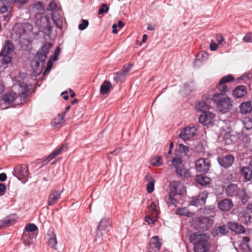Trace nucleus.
<instances>
[{"mask_svg": "<svg viewBox=\"0 0 252 252\" xmlns=\"http://www.w3.org/2000/svg\"><path fill=\"white\" fill-rule=\"evenodd\" d=\"M6 190V186L2 183H0V195H3Z\"/></svg>", "mask_w": 252, "mask_h": 252, "instance_id": "60", "label": "nucleus"}, {"mask_svg": "<svg viewBox=\"0 0 252 252\" xmlns=\"http://www.w3.org/2000/svg\"><path fill=\"white\" fill-rule=\"evenodd\" d=\"M186 191L184 184L180 181H173L170 184V193L173 195H182Z\"/></svg>", "mask_w": 252, "mask_h": 252, "instance_id": "8", "label": "nucleus"}, {"mask_svg": "<svg viewBox=\"0 0 252 252\" xmlns=\"http://www.w3.org/2000/svg\"><path fill=\"white\" fill-rule=\"evenodd\" d=\"M217 228L219 233L221 235H224L227 232L226 226L225 225L219 226L217 227Z\"/></svg>", "mask_w": 252, "mask_h": 252, "instance_id": "56", "label": "nucleus"}, {"mask_svg": "<svg viewBox=\"0 0 252 252\" xmlns=\"http://www.w3.org/2000/svg\"><path fill=\"white\" fill-rule=\"evenodd\" d=\"M15 221L13 216H8L0 221V229L2 227H7L14 223Z\"/></svg>", "mask_w": 252, "mask_h": 252, "instance_id": "25", "label": "nucleus"}, {"mask_svg": "<svg viewBox=\"0 0 252 252\" xmlns=\"http://www.w3.org/2000/svg\"><path fill=\"white\" fill-rule=\"evenodd\" d=\"M250 241V238L247 236H245L243 237V243L244 245L246 246V247L248 248V251L249 252H252V250L250 249V247L248 243Z\"/></svg>", "mask_w": 252, "mask_h": 252, "instance_id": "53", "label": "nucleus"}, {"mask_svg": "<svg viewBox=\"0 0 252 252\" xmlns=\"http://www.w3.org/2000/svg\"><path fill=\"white\" fill-rule=\"evenodd\" d=\"M195 169L198 172L206 173L209 169L210 163L208 159L199 158L195 162Z\"/></svg>", "mask_w": 252, "mask_h": 252, "instance_id": "10", "label": "nucleus"}, {"mask_svg": "<svg viewBox=\"0 0 252 252\" xmlns=\"http://www.w3.org/2000/svg\"><path fill=\"white\" fill-rule=\"evenodd\" d=\"M234 159V157L232 155L228 154L225 156L219 157L217 158V161L221 167L226 169L232 165Z\"/></svg>", "mask_w": 252, "mask_h": 252, "instance_id": "9", "label": "nucleus"}, {"mask_svg": "<svg viewBox=\"0 0 252 252\" xmlns=\"http://www.w3.org/2000/svg\"><path fill=\"white\" fill-rule=\"evenodd\" d=\"M64 114L59 115L58 117L55 118L54 121L52 122L53 126H57L61 124L64 119Z\"/></svg>", "mask_w": 252, "mask_h": 252, "instance_id": "46", "label": "nucleus"}, {"mask_svg": "<svg viewBox=\"0 0 252 252\" xmlns=\"http://www.w3.org/2000/svg\"><path fill=\"white\" fill-rule=\"evenodd\" d=\"M233 80V76L231 74H228L223 76L220 80L221 81V83H223L225 84V83H229Z\"/></svg>", "mask_w": 252, "mask_h": 252, "instance_id": "50", "label": "nucleus"}, {"mask_svg": "<svg viewBox=\"0 0 252 252\" xmlns=\"http://www.w3.org/2000/svg\"><path fill=\"white\" fill-rule=\"evenodd\" d=\"M109 11V7L107 4L103 3L99 7L98 13L99 15L103 14V13H107Z\"/></svg>", "mask_w": 252, "mask_h": 252, "instance_id": "48", "label": "nucleus"}, {"mask_svg": "<svg viewBox=\"0 0 252 252\" xmlns=\"http://www.w3.org/2000/svg\"><path fill=\"white\" fill-rule=\"evenodd\" d=\"M208 57V53L205 51H202L198 53L196 56V59L194 61L195 63H198V62H201V61H205Z\"/></svg>", "mask_w": 252, "mask_h": 252, "instance_id": "32", "label": "nucleus"}, {"mask_svg": "<svg viewBox=\"0 0 252 252\" xmlns=\"http://www.w3.org/2000/svg\"><path fill=\"white\" fill-rule=\"evenodd\" d=\"M12 8L13 3L10 0H0V11L5 21L10 20Z\"/></svg>", "mask_w": 252, "mask_h": 252, "instance_id": "5", "label": "nucleus"}, {"mask_svg": "<svg viewBox=\"0 0 252 252\" xmlns=\"http://www.w3.org/2000/svg\"><path fill=\"white\" fill-rule=\"evenodd\" d=\"M61 52V49L58 47L54 51V56L52 58L53 61H56L58 60V56L60 55Z\"/></svg>", "mask_w": 252, "mask_h": 252, "instance_id": "54", "label": "nucleus"}, {"mask_svg": "<svg viewBox=\"0 0 252 252\" xmlns=\"http://www.w3.org/2000/svg\"><path fill=\"white\" fill-rule=\"evenodd\" d=\"M176 173L182 178H185L190 176L189 169H185L183 166L176 170Z\"/></svg>", "mask_w": 252, "mask_h": 252, "instance_id": "28", "label": "nucleus"}, {"mask_svg": "<svg viewBox=\"0 0 252 252\" xmlns=\"http://www.w3.org/2000/svg\"><path fill=\"white\" fill-rule=\"evenodd\" d=\"M89 25V21L88 20L82 19V23H80L78 26V29L80 31H83L85 30Z\"/></svg>", "mask_w": 252, "mask_h": 252, "instance_id": "51", "label": "nucleus"}, {"mask_svg": "<svg viewBox=\"0 0 252 252\" xmlns=\"http://www.w3.org/2000/svg\"><path fill=\"white\" fill-rule=\"evenodd\" d=\"M25 229L28 232H33L36 231L38 228L34 224L30 223L25 226Z\"/></svg>", "mask_w": 252, "mask_h": 252, "instance_id": "47", "label": "nucleus"}, {"mask_svg": "<svg viewBox=\"0 0 252 252\" xmlns=\"http://www.w3.org/2000/svg\"><path fill=\"white\" fill-rule=\"evenodd\" d=\"M196 182L202 186L209 184L211 182V179L206 176L198 175L196 177Z\"/></svg>", "mask_w": 252, "mask_h": 252, "instance_id": "27", "label": "nucleus"}, {"mask_svg": "<svg viewBox=\"0 0 252 252\" xmlns=\"http://www.w3.org/2000/svg\"><path fill=\"white\" fill-rule=\"evenodd\" d=\"M155 180L153 178H151L147 185V191L149 193H151L153 192L155 187Z\"/></svg>", "mask_w": 252, "mask_h": 252, "instance_id": "43", "label": "nucleus"}, {"mask_svg": "<svg viewBox=\"0 0 252 252\" xmlns=\"http://www.w3.org/2000/svg\"><path fill=\"white\" fill-rule=\"evenodd\" d=\"M190 242L194 245V252H207L210 245L205 239V235L193 233L189 237Z\"/></svg>", "mask_w": 252, "mask_h": 252, "instance_id": "2", "label": "nucleus"}, {"mask_svg": "<svg viewBox=\"0 0 252 252\" xmlns=\"http://www.w3.org/2000/svg\"><path fill=\"white\" fill-rule=\"evenodd\" d=\"M213 223V220L207 217L200 216L194 220L195 228L202 231H205L209 229L211 227Z\"/></svg>", "mask_w": 252, "mask_h": 252, "instance_id": "4", "label": "nucleus"}, {"mask_svg": "<svg viewBox=\"0 0 252 252\" xmlns=\"http://www.w3.org/2000/svg\"><path fill=\"white\" fill-rule=\"evenodd\" d=\"M161 244L158 236H155L151 239L149 246L152 249L157 248L158 251H159L161 248Z\"/></svg>", "mask_w": 252, "mask_h": 252, "instance_id": "24", "label": "nucleus"}, {"mask_svg": "<svg viewBox=\"0 0 252 252\" xmlns=\"http://www.w3.org/2000/svg\"><path fill=\"white\" fill-rule=\"evenodd\" d=\"M151 163L153 166L158 167L161 166L163 162L161 156H156L151 160Z\"/></svg>", "mask_w": 252, "mask_h": 252, "instance_id": "37", "label": "nucleus"}, {"mask_svg": "<svg viewBox=\"0 0 252 252\" xmlns=\"http://www.w3.org/2000/svg\"><path fill=\"white\" fill-rule=\"evenodd\" d=\"M19 86L21 88V90L18 96L21 97L20 103L23 105L26 102L25 100L29 95L30 90L27 84L24 82L19 83Z\"/></svg>", "mask_w": 252, "mask_h": 252, "instance_id": "15", "label": "nucleus"}, {"mask_svg": "<svg viewBox=\"0 0 252 252\" xmlns=\"http://www.w3.org/2000/svg\"><path fill=\"white\" fill-rule=\"evenodd\" d=\"M14 46L12 43L9 40H6L4 47L1 50L2 54H10L12 52Z\"/></svg>", "mask_w": 252, "mask_h": 252, "instance_id": "31", "label": "nucleus"}, {"mask_svg": "<svg viewBox=\"0 0 252 252\" xmlns=\"http://www.w3.org/2000/svg\"><path fill=\"white\" fill-rule=\"evenodd\" d=\"M67 149V145L64 144L62 145L59 148L53 151L50 155H49L47 158L43 161V164H46L48 162L51 161L60 154H61L63 151L66 150Z\"/></svg>", "mask_w": 252, "mask_h": 252, "instance_id": "18", "label": "nucleus"}, {"mask_svg": "<svg viewBox=\"0 0 252 252\" xmlns=\"http://www.w3.org/2000/svg\"><path fill=\"white\" fill-rule=\"evenodd\" d=\"M216 40L218 44H221L224 39L221 35H220V34H217L216 35Z\"/></svg>", "mask_w": 252, "mask_h": 252, "instance_id": "63", "label": "nucleus"}, {"mask_svg": "<svg viewBox=\"0 0 252 252\" xmlns=\"http://www.w3.org/2000/svg\"><path fill=\"white\" fill-rule=\"evenodd\" d=\"M3 100L4 102L10 104L12 102L15 105H22L20 103L21 101V97H19L14 92L5 94L3 96Z\"/></svg>", "mask_w": 252, "mask_h": 252, "instance_id": "12", "label": "nucleus"}, {"mask_svg": "<svg viewBox=\"0 0 252 252\" xmlns=\"http://www.w3.org/2000/svg\"><path fill=\"white\" fill-rule=\"evenodd\" d=\"M211 99L217 109L223 114L228 112L232 106L230 98L224 93H215Z\"/></svg>", "mask_w": 252, "mask_h": 252, "instance_id": "1", "label": "nucleus"}, {"mask_svg": "<svg viewBox=\"0 0 252 252\" xmlns=\"http://www.w3.org/2000/svg\"><path fill=\"white\" fill-rule=\"evenodd\" d=\"M228 225L229 229L236 234H242L246 232L245 227L238 222L231 221L228 223Z\"/></svg>", "mask_w": 252, "mask_h": 252, "instance_id": "16", "label": "nucleus"}, {"mask_svg": "<svg viewBox=\"0 0 252 252\" xmlns=\"http://www.w3.org/2000/svg\"><path fill=\"white\" fill-rule=\"evenodd\" d=\"M232 200L228 198H225L220 201L218 203V208L222 211H228L233 207Z\"/></svg>", "mask_w": 252, "mask_h": 252, "instance_id": "17", "label": "nucleus"}, {"mask_svg": "<svg viewBox=\"0 0 252 252\" xmlns=\"http://www.w3.org/2000/svg\"><path fill=\"white\" fill-rule=\"evenodd\" d=\"M47 10L51 11H58L60 10V7L53 0L50 2L47 6Z\"/></svg>", "mask_w": 252, "mask_h": 252, "instance_id": "41", "label": "nucleus"}, {"mask_svg": "<svg viewBox=\"0 0 252 252\" xmlns=\"http://www.w3.org/2000/svg\"><path fill=\"white\" fill-rule=\"evenodd\" d=\"M52 66H53V63L52 62V61L50 60L48 62V63H47V65L45 69V70H44V72L43 74H45L46 73H49V72L50 71L51 69Z\"/></svg>", "mask_w": 252, "mask_h": 252, "instance_id": "55", "label": "nucleus"}, {"mask_svg": "<svg viewBox=\"0 0 252 252\" xmlns=\"http://www.w3.org/2000/svg\"><path fill=\"white\" fill-rule=\"evenodd\" d=\"M219 232L218 230L217 227L214 228L212 229L211 231V234L213 237H216L217 235L219 234Z\"/></svg>", "mask_w": 252, "mask_h": 252, "instance_id": "64", "label": "nucleus"}, {"mask_svg": "<svg viewBox=\"0 0 252 252\" xmlns=\"http://www.w3.org/2000/svg\"><path fill=\"white\" fill-rule=\"evenodd\" d=\"M215 115L210 112L203 113L198 118L199 122L204 125L207 126L212 124L215 118Z\"/></svg>", "mask_w": 252, "mask_h": 252, "instance_id": "13", "label": "nucleus"}, {"mask_svg": "<svg viewBox=\"0 0 252 252\" xmlns=\"http://www.w3.org/2000/svg\"><path fill=\"white\" fill-rule=\"evenodd\" d=\"M52 18L54 21V24L56 25L58 28L60 29H62V19L60 16H56L53 14H52Z\"/></svg>", "mask_w": 252, "mask_h": 252, "instance_id": "40", "label": "nucleus"}, {"mask_svg": "<svg viewBox=\"0 0 252 252\" xmlns=\"http://www.w3.org/2000/svg\"><path fill=\"white\" fill-rule=\"evenodd\" d=\"M195 108L197 111L204 113L209 110L210 105L206 101L201 100L196 102Z\"/></svg>", "mask_w": 252, "mask_h": 252, "instance_id": "20", "label": "nucleus"}, {"mask_svg": "<svg viewBox=\"0 0 252 252\" xmlns=\"http://www.w3.org/2000/svg\"><path fill=\"white\" fill-rule=\"evenodd\" d=\"M208 197L207 192H203L200 193L197 197L193 198L189 201V205L198 207L205 204L206 200Z\"/></svg>", "mask_w": 252, "mask_h": 252, "instance_id": "14", "label": "nucleus"}, {"mask_svg": "<svg viewBox=\"0 0 252 252\" xmlns=\"http://www.w3.org/2000/svg\"><path fill=\"white\" fill-rule=\"evenodd\" d=\"M47 56L46 55L40 52V51H38L33 59L32 63L34 64L36 69L39 71L43 68V65L45 62Z\"/></svg>", "mask_w": 252, "mask_h": 252, "instance_id": "7", "label": "nucleus"}, {"mask_svg": "<svg viewBox=\"0 0 252 252\" xmlns=\"http://www.w3.org/2000/svg\"><path fill=\"white\" fill-rule=\"evenodd\" d=\"M110 226V221L108 218H102L97 225V229L106 231Z\"/></svg>", "mask_w": 252, "mask_h": 252, "instance_id": "26", "label": "nucleus"}, {"mask_svg": "<svg viewBox=\"0 0 252 252\" xmlns=\"http://www.w3.org/2000/svg\"><path fill=\"white\" fill-rule=\"evenodd\" d=\"M61 191L54 190L52 191L49 196L48 204L49 206H52L56 203L61 197Z\"/></svg>", "mask_w": 252, "mask_h": 252, "instance_id": "19", "label": "nucleus"}, {"mask_svg": "<svg viewBox=\"0 0 252 252\" xmlns=\"http://www.w3.org/2000/svg\"><path fill=\"white\" fill-rule=\"evenodd\" d=\"M148 208L150 210L152 211L157 212V205L154 201L152 202L151 204L149 205Z\"/></svg>", "mask_w": 252, "mask_h": 252, "instance_id": "58", "label": "nucleus"}, {"mask_svg": "<svg viewBox=\"0 0 252 252\" xmlns=\"http://www.w3.org/2000/svg\"><path fill=\"white\" fill-rule=\"evenodd\" d=\"M240 112L243 114H247L248 113L252 112V106L251 101H247L242 102L240 106Z\"/></svg>", "mask_w": 252, "mask_h": 252, "instance_id": "22", "label": "nucleus"}, {"mask_svg": "<svg viewBox=\"0 0 252 252\" xmlns=\"http://www.w3.org/2000/svg\"><path fill=\"white\" fill-rule=\"evenodd\" d=\"M48 244L49 245L52 247V248L54 250H57V241L56 238V236L55 233H53L51 236V237L48 240Z\"/></svg>", "mask_w": 252, "mask_h": 252, "instance_id": "36", "label": "nucleus"}, {"mask_svg": "<svg viewBox=\"0 0 252 252\" xmlns=\"http://www.w3.org/2000/svg\"><path fill=\"white\" fill-rule=\"evenodd\" d=\"M53 45L50 42H45L43 44L38 51H40V52L46 55L47 56L49 50L52 47Z\"/></svg>", "mask_w": 252, "mask_h": 252, "instance_id": "33", "label": "nucleus"}, {"mask_svg": "<svg viewBox=\"0 0 252 252\" xmlns=\"http://www.w3.org/2000/svg\"><path fill=\"white\" fill-rule=\"evenodd\" d=\"M196 133V128L194 126L187 127L181 131L179 136L185 141L192 138Z\"/></svg>", "mask_w": 252, "mask_h": 252, "instance_id": "11", "label": "nucleus"}, {"mask_svg": "<svg viewBox=\"0 0 252 252\" xmlns=\"http://www.w3.org/2000/svg\"><path fill=\"white\" fill-rule=\"evenodd\" d=\"M222 142L224 145H230L232 142L231 136L229 133H225L223 136Z\"/></svg>", "mask_w": 252, "mask_h": 252, "instance_id": "44", "label": "nucleus"}, {"mask_svg": "<svg viewBox=\"0 0 252 252\" xmlns=\"http://www.w3.org/2000/svg\"><path fill=\"white\" fill-rule=\"evenodd\" d=\"M243 124L244 127L246 129L250 130L252 129V118L250 117L244 118L243 121Z\"/></svg>", "mask_w": 252, "mask_h": 252, "instance_id": "35", "label": "nucleus"}, {"mask_svg": "<svg viewBox=\"0 0 252 252\" xmlns=\"http://www.w3.org/2000/svg\"><path fill=\"white\" fill-rule=\"evenodd\" d=\"M9 54H2L0 53V63L1 64H7L11 62V58L8 56Z\"/></svg>", "mask_w": 252, "mask_h": 252, "instance_id": "34", "label": "nucleus"}, {"mask_svg": "<svg viewBox=\"0 0 252 252\" xmlns=\"http://www.w3.org/2000/svg\"><path fill=\"white\" fill-rule=\"evenodd\" d=\"M13 3H19L21 4H25L27 3L29 0H10Z\"/></svg>", "mask_w": 252, "mask_h": 252, "instance_id": "61", "label": "nucleus"}, {"mask_svg": "<svg viewBox=\"0 0 252 252\" xmlns=\"http://www.w3.org/2000/svg\"><path fill=\"white\" fill-rule=\"evenodd\" d=\"M225 192L228 196H235L240 198L243 204H245L248 201L249 197L246 193L245 189L238 188L235 184H229L225 189Z\"/></svg>", "mask_w": 252, "mask_h": 252, "instance_id": "3", "label": "nucleus"}, {"mask_svg": "<svg viewBox=\"0 0 252 252\" xmlns=\"http://www.w3.org/2000/svg\"><path fill=\"white\" fill-rule=\"evenodd\" d=\"M172 165L177 170L181 166H183L182 159L180 158H173L171 160Z\"/></svg>", "mask_w": 252, "mask_h": 252, "instance_id": "38", "label": "nucleus"}, {"mask_svg": "<svg viewBox=\"0 0 252 252\" xmlns=\"http://www.w3.org/2000/svg\"><path fill=\"white\" fill-rule=\"evenodd\" d=\"M33 7L37 10H42L43 9L42 4L41 2L38 1L33 5Z\"/></svg>", "mask_w": 252, "mask_h": 252, "instance_id": "59", "label": "nucleus"}, {"mask_svg": "<svg viewBox=\"0 0 252 252\" xmlns=\"http://www.w3.org/2000/svg\"><path fill=\"white\" fill-rule=\"evenodd\" d=\"M240 172L246 181H249L252 179V170L250 167L248 166L243 167L241 169Z\"/></svg>", "mask_w": 252, "mask_h": 252, "instance_id": "23", "label": "nucleus"}, {"mask_svg": "<svg viewBox=\"0 0 252 252\" xmlns=\"http://www.w3.org/2000/svg\"><path fill=\"white\" fill-rule=\"evenodd\" d=\"M39 18H40L41 19V20L45 21L46 22L48 21V18H47V16H46L44 15L38 14L36 16V18L37 20Z\"/></svg>", "mask_w": 252, "mask_h": 252, "instance_id": "62", "label": "nucleus"}, {"mask_svg": "<svg viewBox=\"0 0 252 252\" xmlns=\"http://www.w3.org/2000/svg\"><path fill=\"white\" fill-rule=\"evenodd\" d=\"M132 64L129 63L126 65L124 66L123 68L121 70L126 76L130 70L131 69Z\"/></svg>", "mask_w": 252, "mask_h": 252, "instance_id": "52", "label": "nucleus"}, {"mask_svg": "<svg viewBox=\"0 0 252 252\" xmlns=\"http://www.w3.org/2000/svg\"><path fill=\"white\" fill-rule=\"evenodd\" d=\"M126 76L123 71L120 70L114 74L113 79L116 83L123 82L125 81Z\"/></svg>", "mask_w": 252, "mask_h": 252, "instance_id": "30", "label": "nucleus"}, {"mask_svg": "<svg viewBox=\"0 0 252 252\" xmlns=\"http://www.w3.org/2000/svg\"><path fill=\"white\" fill-rule=\"evenodd\" d=\"M216 88L220 92V93H224L228 91L227 86L223 83H221V81L220 80L219 83L216 85Z\"/></svg>", "mask_w": 252, "mask_h": 252, "instance_id": "42", "label": "nucleus"}, {"mask_svg": "<svg viewBox=\"0 0 252 252\" xmlns=\"http://www.w3.org/2000/svg\"><path fill=\"white\" fill-rule=\"evenodd\" d=\"M175 213L178 215L187 217H189L190 214L189 210L186 207L177 209L176 210Z\"/></svg>", "mask_w": 252, "mask_h": 252, "instance_id": "39", "label": "nucleus"}, {"mask_svg": "<svg viewBox=\"0 0 252 252\" xmlns=\"http://www.w3.org/2000/svg\"><path fill=\"white\" fill-rule=\"evenodd\" d=\"M12 174L19 180L24 179L25 180V182H26L28 180V177L29 174V169L25 165L18 166L14 169L12 171Z\"/></svg>", "mask_w": 252, "mask_h": 252, "instance_id": "6", "label": "nucleus"}, {"mask_svg": "<svg viewBox=\"0 0 252 252\" xmlns=\"http://www.w3.org/2000/svg\"><path fill=\"white\" fill-rule=\"evenodd\" d=\"M247 93V88L245 86L240 85L236 87L232 91L234 97L240 98L244 96Z\"/></svg>", "mask_w": 252, "mask_h": 252, "instance_id": "21", "label": "nucleus"}, {"mask_svg": "<svg viewBox=\"0 0 252 252\" xmlns=\"http://www.w3.org/2000/svg\"><path fill=\"white\" fill-rule=\"evenodd\" d=\"M243 40L246 43L252 42V36L249 34H246L243 38Z\"/></svg>", "mask_w": 252, "mask_h": 252, "instance_id": "57", "label": "nucleus"}, {"mask_svg": "<svg viewBox=\"0 0 252 252\" xmlns=\"http://www.w3.org/2000/svg\"><path fill=\"white\" fill-rule=\"evenodd\" d=\"M203 213L206 215H209L210 217H213L215 214L214 208L212 206H210L208 208H205L204 209Z\"/></svg>", "mask_w": 252, "mask_h": 252, "instance_id": "49", "label": "nucleus"}, {"mask_svg": "<svg viewBox=\"0 0 252 252\" xmlns=\"http://www.w3.org/2000/svg\"><path fill=\"white\" fill-rule=\"evenodd\" d=\"M174 195L171 194V193L169 194V201L167 202V203L169 204V206L170 205H172L175 207L177 206L179 202L177 199H176L174 197Z\"/></svg>", "mask_w": 252, "mask_h": 252, "instance_id": "45", "label": "nucleus"}, {"mask_svg": "<svg viewBox=\"0 0 252 252\" xmlns=\"http://www.w3.org/2000/svg\"><path fill=\"white\" fill-rule=\"evenodd\" d=\"M111 87V84L110 82L104 81L100 86V94H107L110 91Z\"/></svg>", "mask_w": 252, "mask_h": 252, "instance_id": "29", "label": "nucleus"}]
</instances>
